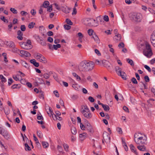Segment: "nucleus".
<instances>
[{"mask_svg": "<svg viewBox=\"0 0 155 155\" xmlns=\"http://www.w3.org/2000/svg\"><path fill=\"white\" fill-rule=\"evenodd\" d=\"M0 78L2 79V82H5L6 81V79L5 77L2 75H0Z\"/></svg>", "mask_w": 155, "mask_h": 155, "instance_id": "603ef678", "label": "nucleus"}, {"mask_svg": "<svg viewBox=\"0 0 155 155\" xmlns=\"http://www.w3.org/2000/svg\"><path fill=\"white\" fill-rule=\"evenodd\" d=\"M117 132L119 133L120 134H122V129L121 128L118 127L117 129Z\"/></svg>", "mask_w": 155, "mask_h": 155, "instance_id": "4d7b16f0", "label": "nucleus"}, {"mask_svg": "<svg viewBox=\"0 0 155 155\" xmlns=\"http://www.w3.org/2000/svg\"><path fill=\"white\" fill-rule=\"evenodd\" d=\"M35 57L36 58L37 60L38 61L41 58H42V55L39 53H35L34 54Z\"/></svg>", "mask_w": 155, "mask_h": 155, "instance_id": "6ab92c4d", "label": "nucleus"}, {"mask_svg": "<svg viewBox=\"0 0 155 155\" xmlns=\"http://www.w3.org/2000/svg\"><path fill=\"white\" fill-rule=\"evenodd\" d=\"M30 61L31 64H33L36 67H38L39 66V63L36 62L35 59H31L30 60Z\"/></svg>", "mask_w": 155, "mask_h": 155, "instance_id": "f8f14e48", "label": "nucleus"}, {"mask_svg": "<svg viewBox=\"0 0 155 155\" xmlns=\"http://www.w3.org/2000/svg\"><path fill=\"white\" fill-rule=\"evenodd\" d=\"M102 62L103 64L104 65V64H109V62L105 60H103Z\"/></svg>", "mask_w": 155, "mask_h": 155, "instance_id": "0e129e2a", "label": "nucleus"}, {"mask_svg": "<svg viewBox=\"0 0 155 155\" xmlns=\"http://www.w3.org/2000/svg\"><path fill=\"white\" fill-rule=\"evenodd\" d=\"M119 76H120L121 78L124 80H126V77L127 76V75L126 74V73L124 72H122V73H121V75H119Z\"/></svg>", "mask_w": 155, "mask_h": 155, "instance_id": "c756f323", "label": "nucleus"}, {"mask_svg": "<svg viewBox=\"0 0 155 155\" xmlns=\"http://www.w3.org/2000/svg\"><path fill=\"white\" fill-rule=\"evenodd\" d=\"M78 96L77 95L74 94L71 96V98L73 100H76L78 98Z\"/></svg>", "mask_w": 155, "mask_h": 155, "instance_id": "37998d69", "label": "nucleus"}, {"mask_svg": "<svg viewBox=\"0 0 155 155\" xmlns=\"http://www.w3.org/2000/svg\"><path fill=\"white\" fill-rule=\"evenodd\" d=\"M70 8L67 7H62V11L66 14H68L69 13Z\"/></svg>", "mask_w": 155, "mask_h": 155, "instance_id": "4468645a", "label": "nucleus"}, {"mask_svg": "<svg viewBox=\"0 0 155 155\" xmlns=\"http://www.w3.org/2000/svg\"><path fill=\"white\" fill-rule=\"evenodd\" d=\"M104 110L106 111H108L110 110V107L108 105H103L102 107Z\"/></svg>", "mask_w": 155, "mask_h": 155, "instance_id": "a878e982", "label": "nucleus"}, {"mask_svg": "<svg viewBox=\"0 0 155 155\" xmlns=\"http://www.w3.org/2000/svg\"><path fill=\"white\" fill-rule=\"evenodd\" d=\"M140 133H135L134 135V141L138 145H144L147 143V137L145 135L140 137Z\"/></svg>", "mask_w": 155, "mask_h": 155, "instance_id": "f03ea898", "label": "nucleus"}, {"mask_svg": "<svg viewBox=\"0 0 155 155\" xmlns=\"http://www.w3.org/2000/svg\"><path fill=\"white\" fill-rule=\"evenodd\" d=\"M20 28L21 31H24L26 30V27L25 25H22L21 26Z\"/></svg>", "mask_w": 155, "mask_h": 155, "instance_id": "09e8293b", "label": "nucleus"}, {"mask_svg": "<svg viewBox=\"0 0 155 155\" xmlns=\"http://www.w3.org/2000/svg\"><path fill=\"white\" fill-rule=\"evenodd\" d=\"M0 134L2 135L6 139L8 140L10 138V136L6 130L5 129L0 130Z\"/></svg>", "mask_w": 155, "mask_h": 155, "instance_id": "39448f33", "label": "nucleus"}, {"mask_svg": "<svg viewBox=\"0 0 155 155\" xmlns=\"http://www.w3.org/2000/svg\"><path fill=\"white\" fill-rule=\"evenodd\" d=\"M118 38V39H117V40H120L121 38V35L119 34H117L115 36L114 38Z\"/></svg>", "mask_w": 155, "mask_h": 155, "instance_id": "e433bc0d", "label": "nucleus"}, {"mask_svg": "<svg viewBox=\"0 0 155 155\" xmlns=\"http://www.w3.org/2000/svg\"><path fill=\"white\" fill-rule=\"evenodd\" d=\"M146 48L144 49L143 53L144 55L147 57H150L152 54L150 45L147 42L146 43Z\"/></svg>", "mask_w": 155, "mask_h": 155, "instance_id": "20e7f679", "label": "nucleus"}, {"mask_svg": "<svg viewBox=\"0 0 155 155\" xmlns=\"http://www.w3.org/2000/svg\"><path fill=\"white\" fill-rule=\"evenodd\" d=\"M54 93L55 94V96L57 97H59V94H58V92L57 91L55 90L54 91Z\"/></svg>", "mask_w": 155, "mask_h": 155, "instance_id": "bf43d9fd", "label": "nucleus"}, {"mask_svg": "<svg viewBox=\"0 0 155 155\" xmlns=\"http://www.w3.org/2000/svg\"><path fill=\"white\" fill-rule=\"evenodd\" d=\"M33 37L38 41H42L43 38L41 37H40L38 35H33Z\"/></svg>", "mask_w": 155, "mask_h": 155, "instance_id": "2eb2a0df", "label": "nucleus"}, {"mask_svg": "<svg viewBox=\"0 0 155 155\" xmlns=\"http://www.w3.org/2000/svg\"><path fill=\"white\" fill-rule=\"evenodd\" d=\"M124 145H123V146L124 147L125 150L127 151L128 150V148L127 147V144L125 142H124Z\"/></svg>", "mask_w": 155, "mask_h": 155, "instance_id": "6e6d98bb", "label": "nucleus"}, {"mask_svg": "<svg viewBox=\"0 0 155 155\" xmlns=\"http://www.w3.org/2000/svg\"><path fill=\"white\" fill-rule=\"evenodd\" d=\"M104 20L106 22H107L109 21V18L108 16L105 15L104 17Z\"/></svg>", "mask_w": 155, "mask_h": 155, "instance_id": "052dcab7", "label": "nucleus"}, {"mask_svg": "<svg viewBox=\"0 0 155 155\" xmlns=\"http://www.w3.org/2000/svg\"><path fill=\"white\" fill-rule=\"evenodd\" d=\"M97 18L99 19L101 24H102L104 22L102 18L101 17V16H99L97 17Z\"/></svg>", "mask_w": 155, "mask_h": 155, "instance_id": "58836bf2", "label": "nucleus"}, {"mask_svg": "<svg viewBox=\"0 0 155 155\" xmlns=\"http://www.w3.org/2000/svg\"><path fill=\"white\" fill-rule=\"evenodd\" d=\"M21 47L24 49L28 50L31 48L32 46L29 45H28L26 43H23L22 44Z\"/></svg>", "mask_w": 155, "mask_h": 155, "instance_id": "1a4fd4ad", "label": "nucleus"}, {"mask_svg": "<svg viewBox=\"0 0 155 155\" xmlns=\"http://www.w3.org/2000/svg\"><path fill=\"white\" fill-rule=\"evenodd\" d=\"M53 38L50 37H48L47 39V41L50 43L52 42L53 41Z\"/></svg>", "mask_w": 155, "mask_h": 155, "instance_id": "13d9d810", "label": "nucleus"}, {"mask_svg": "<svg viewBox=\"0 0 155 155\" xmlns=\"http://www.w3.org/2000/svg\"><path fill=\"white\" fill-rule=\"evenodd\" d=\"M144 78L146 82H149V81L150 79L148 76H145L144 77Z\"/></svg>", "mask_w": 155, "mask_h": 155, "instance_id": "e2e57ef3", "label": "nucleus"}, {"mask_svg": "<svg viewBox=\"0 0 155 155\" xmlns=\"http://www.w3.org/2000/svg\"><path fill=\"white\" fill-rule=\"evenodd\" d=\"M115 70L118 75H121L122 71V69L119 66H116L115 68Z\"/></svg>", "mask_w": 155, "mask_h": 155, "instance_id": "9d476101", "label": "nucleus"}, {"mask_svg": "<svg viewBox=\"0 0 155 155\" xmlns=\"http://www.w3.org/2000/svg\"><path fill=\"white\" fill-rule=\"evenodd\" d=\"M72 74L74 77L76 78V79H77L78 81H80L81 80V78L76 73H73Z\"/></svg>", "mask_w": 155, "mask_h": 155, "instance_id": "2f4dec72", "label": "nucleus"}, {"mask_svg": "<svg viewBox=\"0 0 155 155\" xmlns=\"http://www.w3.org/2000/svg\"><path fill=\"white\" fill-rule=\"evenodd\" d=\"M94 63L93 61H84L80 63L78 66V69L80 71H90L94 69Z\"/></svg>", "mask_w": 155, "mask_h": 155, "instance_id": "f257e3e1", "label": "nucleus"}, {"mask_svg": "<svg viewBox=\"0 0 155 155\" xmlns=\"http://www.w3.org/2000/svg\"><path fill=\"white\" fill-rule=\"evenodd\" d=\"M42 145L44 148H46L48 147L49 144L46 141H43L42 142Z\"/></svg>", "mask_w": 155, "mask_h": 155, "instance_id": "bb28decb", "label": "nucleus"}, {"mask_svg": "<svg viewBox=\"0 0 155 155\" xmlns=\"http://www.w3.org/2000/svg\"><path fill=\"white\" fill-rule=\"evenodd\" d=\"M127 61L129 64L131 66H133L134 65V62L133 60L129 58L127 59Z\"/></svg>", "mask_w": 155, "mask_h": 155, "instance_id": "cd10ccee", "label": "nucleus"}, {"mask_svg": "<svg viewBox=\"0 0 155 155\" xmlns=\"http://www.w3.org/2000/svg\"><path fill=\"white\" fill-rule=\"evenodd\" d=\"M130 147L132 152L134 153L136 155L138 154V153L136 151V148L133 144H130Z\"/></svg>", "mask_w": 155, "mask_h": 155, "instance_id": "ddd939ff", "label": "nucleus"}, {"mask_svg": "<svg viewBox=\"0 0 155 155\" xmlns=\"http://www.w3.org/2000/svg\"><path fill=\"white\" fill-rule=\"evenodd\" d=\"M88 99L91 102H93L94 101V99L91 96L89 97L88 98Z\"/></svg>", "mask_w": 155, "mask_h": 155, "instance_id": "3c124183", "label": "nucleus"}, {"mask_svg": "<svg viewBox=\"0 0 155 155\" xmlns=\"http://www.w3.org/2000/svg\"><path fill=\"white\" fill-rule=\"evenodd\" d=\"M38 61L44 64H46L47 62L46 59L43 55L42 58H41Z\"/></svg>", "mask_w": 155, "mask_h": 155, "instance_id": "a211bd4d", "label": "nucleus"}, {"mask_svg": "<svg viewBox=\"0 0 155 155\" xmlns=\"http://www.w3.org/2000/svg\"><path fill=\"white\" fill-rule=\"evenodd\" d=\"M131 81L132 82V83L134 84H137L138 83L137 80L134 77L132 78Z\"/></svg>", "mask_w": 155, "mask_h": 155, "instance_id": "a19ab883", "label": "nucleus"}, {"mask_svg": "<svg viewBox=\"0 0 155 155\" xmlns=\"http://www.w3.org/2000/svg\"><path fill=\"white\" fill-rule=\"evenodd\" d=\"M150 40L152 45L155 47V39L150 38Z\"/></svg>", "mask_w": 155, "mask_h": 155, "instance_id": "774afa93", "label": "nucleus"}, {"mask_svg": "<svg viewBox=\"0 0 155 155\" xmlns=\"http://www.w3.org/2000/svg\"><path fill=\"white\" fill-rule=\"evenodd\" d=\"M1 19L4 22L8 23V20L5 18V17L4 16H2L1 17Z\"/></svg>", "mask_w": 155, "mask_h": 155, "instance_id": "de8ad7c7", "label": "nucleus"}, {"mask_svg": "<svg viewBox=\"0 0 155 155\" xmlns=\"http://www.w3.org/2000/svg\"><path fill=\"white\" fill-rule=\"evenodd\" d=\"M20 54L23 55H24L25 57H29L31 56V55L28 52L24 50H21L20 51Z\"/></svg>", "mask_w": 155, "mask_h": 155, "instance_id": "0eeeda50", "label": "nucleus"}, {"mask_svg": "<svg viewBox=\"0 0 155 155\" xmlns=\"http://www.w3.org/2000/svg\"><path fill=\"white\" fill-rule=\"evenodd\" d=\"M17 35H18L17 37V38L20 40H21L23 39V37H22L23 35L22 32L21 31L18 30L17 31Z\"/></svg>", "mask_w": 155, "mask_h": 155, "instance_id": "9b49d317", "label": "nucleus"}, {"mask_svg": "<svg viewBox=\"0 0 155 155\" xmlns=\"http://www.w3.org/2000/svg\"><path fill=\"white\" fill-rule=\"evenodd\" d=\"M7 46L9 48H14L15 46V45L14 43L12 41H9V42H8Z\"/></svg>", "mask_w": 155, "mask_h": 155, "instance_id": "aec40b11", "label": "nucleus"}, {"mask_svg": "<svg viewBox=\"0 0 155 155\" xmlns=\"http://www.w3.org/2000/svg\"><path fill=\"white\" fill-rule=\"evenodd\" d=\"M20 14L22 16L26 15L28 14V13L27 12L24 11H21Z\"/></svg>", "mask_w": 155, "mask_h": 155, "instance_id": "5fc2aeb1", "label": "nucleus"}, {"mask_svg": "<svg viewBox=\"0 0 155 155\" xmlns=\"http://www.w3.org/2000/svg\"><path fill=\"white\" fill-rule=\"evenodd\" d=\"M71 131L72 134H76L77 132L76 128L74 126H72L71 127Z\"/></svg>", "mask_w": 155, "mask_h": 155, "instance_id": "412c9836", "label": "nucleus"}, {"mask_svg": "<svg viewBox=\"0 0 155 155\" xmlns=\"http://www.w3.org/2000/svg\"><path fill=\"white\" fill-rule=\"evenodd\" d=\"M66 22L67 24L69 25H73V23L68 18H67L66 19Z\"/></svg>", "mask_w": 155, "mask_h": 155, "instance_id": "c9c22d12", "label": "nucleus"}, {"mask_svg": "<svg viewBox=\"0 0 155 155\" xmlns=\"http://www.w3.org/2000/svg\"><path fill=\"white\" fill-rule=\"evenodd\" d=\"M40 44L42 45L45 46L46 45V43L43 41V38H42V41H39Z\"/></svg>", "mask_w": 155, "mask_h": 155, "instance_id": "680f3d73", "label": "nucleus"}, {"mask_svg": "<svg viewBox=\"0 0 155 155\" xmlns=\"http://www.w3.org/2000/svg\"><path fill=\"white\" fill-rule=\"evenodd\" d=\"M63 146H64V150L66 151H68V148H69V146H68V145L66 143H64L63 144Z\"/></svg>", "mask_w": 155, "mask_h": 155, "instance_id": "c03bdc74", "label": "nucleus"}, {"mask_svg": "<svg viewBox=\"0 0 155 155\" xmlns=\"http://www.w3.org/2000/svg\"><path fill=\"white\" fill-rule=\"evenodd\" d=\"M61 45L60 44H57V45H53V50L54 49L57 50L58 48H60Z\"/></svg>", "mask_w": 155, "mask_h": 155, "instance_id": "393cba45", "label": "nucleus"}, {"mask_svg": "<svg viewBox=\"0 0 155 155\" xmlns=\"http://www.w3.org/2000/svg\"><path fill=\"white\" fill-rule=\"evenodd\" d=\"M106 134L107 135L106 137H105L104 136V133L103 134L104 140L105 141V140H107L108 139L109 140H110V138L109 136V134L107 133V132H106Z\"/></svg>", "mask_w": 155, "mask_h": 155, "instance_id": "c85d7f7f", "label": "nucleus"}, {"mask_svg": "<svg viewBox=\"0 0 155 155\" xmlns=\"http://www.w3.org/2000/svg\"><path fill=\"white\" fill-rule=\"evenodd\" d=\"M20 87V84L18 85V84H14L12 86V88L13 89L17 88H19Z\"/></svg>", "mask_w": 155, "mask_h": 155, "instance_id": "72a5a7b5", "label": "nucleus"}, {"mask_svg": "<svg viewBox=\"0 0 155 155\" xmlns=\"http://www.w3.org/2000/svg\"><path fill=\"white\" fill-rule=\"evenodd\" d=\"M21 64L23 66L25 67L26 68H29V65L25 61H21Z\"/></svg>", "mask_w": 155, "mask_h": 155, "instance_id": "5701e85b", "label": "nucleus"}, {"mask_svg": "<svg viewBox=\"0 0 155 155\" xmlns=\"http://www.w3.org/2000/svg\"><path fill=\"white\" fill-rule=\"evenodd\" d=\"M79 136L81 138V140H83L85 139L86 137L87 136V134L85 133H83L80 134Z\"/></svg>", "mask_w": 155, "mask_h": 155, "instance_id": "dca6fc26", "label": "nucleus"}, {"mask_svg": "<svg viewBox=\"0 0 155 155\" xmlns=\"http://www.w3.org/2000/svg\"><path fill=\"white\" fill-rule=\"evenodd\" d=\"M137 147L140 151H147L146 147L144 145H138Z\"/></svg>", "mask_w": 155, "mask_h": 155, "instance_id": "6e6552de", "label": "nucleus"}, {"mask_svg": "<svg viewBox=\"0 0 155 155\" xmlns=\"http://www.w3.org/2000/svg\"><path fill=\"white\" fill-rule=\"evenodd\" d=\"M92 38H94V41L96 42L97 43H99V39L98 38V37L96 35H94Z\"/></svg>", "mask_w": 155, "mask_h": 155, "instance_id": "b1692460", "label": "nucleus"}, {"mask_svg": "<svg viewBox=\"0 0 155 155\" xmlns=\"http://www.w3.org/2000/svg\"><path fill=\"white\" fill-rule=\"evenodd\" d=\"M145 68L147 69L148 71L150 72L151 71V69L149 66L147 65H145L144 66Z\"/></svg>", "mask_w": 155, "mask_h": 155, "instance_id": "69168bd1", "label": "nucleus"}, {"mask_svg": "<svg viewBox=\"0 0 155 155\" xmlns=\"http://www.w3.org/2000/svg\"><path fill=\"white\" fill-rule=\"evenodd\" d=\"M82 113L84 116L87 119H91L92 117L90 111H86L85 110H83L81 111Z\"/></svg>", "mask_w": 155, "mask_h": 155, "instance_id": "423d86ee", "label": "nucleus"}, {"mask_svg": "<svg viewBox=\"0 0 155 155\" xmlns=\"http://www.w3.org/2000/svg\"><path fill=\"white\" fill-rule=\"evenodd\" d=\"M4 111L6 115H8L10 112L9 109L8 107L6 108L4 110Z\"/></svg>", "mask_w": 155, "mask_h": 155, "instance_id": "ea45409f", "label": "nucleus"}, {"mask_svg": "<svg viewBox=\"0 0 155 155\" xmlns=\"http://www.w3.org/2000/svg\"><path fill=\"white\" fill-rule=\"evenodd\" d=\"M25 149L26 151H30L31 150L30 147L27 143H25Z\"/></svg>", "mask_w": 155, "mask_h": 155, "instance_id": "7c9ffc66", "label": "nucleus"}, {"mask_svg": "<svg viewBox=\"0 0 155 155\" xmlns=\"http://www.w3.org/2000/svg\"><path fill=\"white\" fill-rule=\"evenodd\" d=\"M37 79L38 80L40 81V82L39 83L40 84H45V82L41 78H37Z\"/></svg>", "mask_w": 155, "mask_h": 155, "instance_id": "864d4df0", "label": "nucleus"}, {"mask_svg": "<svg viewBox=\"0 0 155 155\" xmlns=\"http://www.w3.org/2000/svg\"><path fill=\"white\" fill-rule=\"evenodd\" d=\"M14 82V81L12 78H9L8 79V85L10 86Z\"/></svg>", "mask_w": 155, "mask_h": 155, "instance_id": "8fccbe9b", "label": "nucleus"}, {"mask_svg": "<svg viewBox=\"0 0 155 155\" xmlns=\"http://www.w3.org/2000/svg\"><path fill=\"white\" fill-rule=\"evenodd\" d=\"M87 129L89 130V131L90 132H93V130L92 128V126H91L90 124L87 122Z\"/></svg>", "mask_w": 155, "mask_h": 155, "instance_id": "f3484780", "label": "nucleus"}, {"mask_svg": "<svg viewBox=\"0 0 155 155\" xmlns=\"http://www.w3.org/2000/svg\"><path fill=\"white\" fill-rule=\"evenodd\" d=\"M129 17L131 20L136 21L140 22L142 19V15L139 13H131Z\"/></svg>", "mask_w": 155, "mask_h": 155, "instance_id": "7ed1b4c3", "label": "nucleus"}, {"mask_svg": "<svg viewBox=\"0 0 155 155\" xmlns=\"http://www.w3.org/2000/svg\"><path fill=\"white\" fill-rule=\"evenodd\" d=\"M54 115L55 118V119L53 118L54 120H56L57 119L61 121L62 120V118L61 117H59V116H57L56 115L54 114Z\"/></svg>", "mask_w": 155, "mask_h": 155, "instance_id": "4c0bfd02", "label": "nucleus"}, {"mask_svg": "<svg viewBox=\"0 0 155 155\" xmlns=\"http://www.w3.org/2000/svg\"><path fill=\"white\" fill-rule=\"evenodd\" d=\"M49 4V2L48 1H45L44 2L43 4L42 5V6H41V7H44L45 8H47L48 7V5Z\"/></svg>", "mask_w": 155, "mask_h": 155, "instance_id": "4be33fe9", "label": "nucleus"}, {"mask_svg": "<svg viewBox=\"0 0 155 155\" xmlns=\"http://www.w3.org/2000/svg\"><path fill=\"white\" fill-rule=\"evenodd\" d=\"M10 10L14 14H17L18 13L17 11L14 8H10Z\"/></svg>", "mask_w": 155, "mask_h": 155, "instance_id": "f704fd0d", "label": "nucleus"}, {"mask_svg": "<svg viewBox=\"0 0 155 155\" xmlns=\"http://www.w3.org/2000/svg\"><path fill=\"white\" fill-rule=\"evenodd\" d=\"M43 75L44 78H45V79L48 78L49 77V74L47 73L44 74Z\"/></svg>", "mask_w": 155, "mask_h": 155, "instance_id": "338daca9", "label": "nucleus"}, {"mask_svg": "<svg viewBox=\"0 0 155 155\" xmlns=\"http://www.w3.org/2000/svg\"><path fill=\"white\" fill-rule=\"evenodd\" d=\"M64 28L66 30H68L71 28V26L69 25H64Z\"/></svg>", "mask_w": 155, "mask_h": 155, "instance_id": "79ce46f5", "label": "nucleus"}, {"mask_svg": "<svg viewBox=\"0 0 155 155\" xmlns=\"http://www.w3.org/2000/svg\"><path fill=\"white\" fill-rule=\"evenodd\" d=\"M41 132L40 131H37V135L38 137L40 138H42V136L41 134Z\"/></svg>", "mask_w": 155, "mask_h": 155, "instance_id": "49530a36", "label": "nucleus"}, {"mask_svg": "<svg viewBox=\"0 0 155 155\" xmlns=\"http://www.w3.org/2000/svg\"><path fill=\"white\" fill-rule=\"evenodd\" d=\"M94 32L93 30L92 29H89L88 30V33L90 36H91L93 35Z\"/></svg>", "mask_w": 155, "mask_h": 155, "instance_id": "a18cd8bd", "label": "nucleus"}, {"mask_svg": "<svg viewBox=\"0 0 155 155\" xmlns=\"http://www.w3.org/2000/svg\"><path fill=\"white\" fill-rule=\"evenodd\" d=\"M35 25V23L33 22H30L28 25V27L30 29L33 28L34 25Z\"/></svg>", "mask_w": 155, "mask_h": 155, "instance_id": "473e14b6", "label": "nucleus"}]
</instances>
